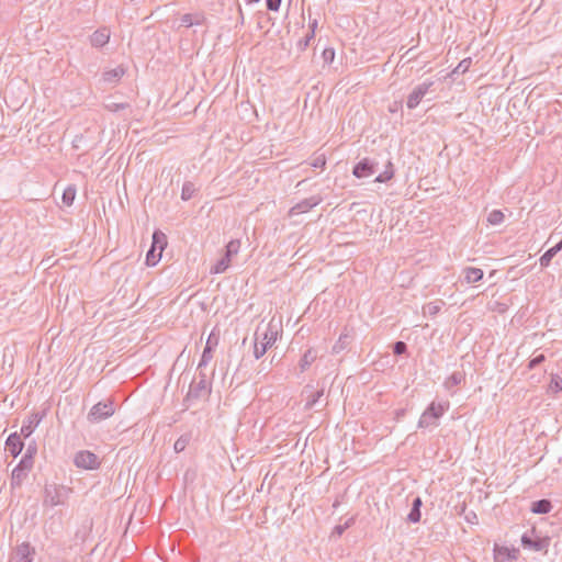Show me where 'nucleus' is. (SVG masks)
Instances as JSON below:
<instances>
[{"mask_svg": "<svg viewBox=\"0 0 562 562\" xmlns=\"http://www.w3.org/2000/svg\"><path fill=\"white\" fill-rule=\"evenodd\" d=\"M279 336V328L271 321L265 327L258 326L255 333L254 356L261 358L274 345Z\"/></svg>", "mask_w": 562, "mask_h": 562, "instance_id": "1", "label": "nucleus"}, {"mask_svg": "<svg viewBox=\"0 0 562 562\" xmlns=\"http://www.w3.org/2000/svg\"><path fill=\"white\" fill-rule=\"evenodd\" d=\"M72 493V488L63 484H46L43 493V506L55 507L64 505Z\"/></svg>", "mask_w": 562, "mask_h": 562, "instance_id": "2", "label": "nucleus"}, {"mask_svg": "<svg viewBox=\"0 0 562 562\" xmlns=\"http://www.w3.org/2000/svg\"><path fill=\"white\" fill-rule=\"evenodd\" d=\"M448 401L431 402L418 420L419 428L437 427L438 419L449 409Z\"/></svg>", "mask_w": 562, "mask_h": 562, "instance_id": "3", "label": "nucleus"}, {"mask_svg": "<svg viewBox=\"0 0 562 562\" xmlns=\"http://www.w3.org/2000/svg\"><path fill=\"white\" fill-rule=\"evenodd\" d=\"M240 249V241L238 239L231 240L225 248V254L210 268L211 273H222L231 265L232 257L236 256Z\"/></svg>", "mask_w": 562, "mask_h": 562, "instance_id": "4", "label": "nucleus"}, {"mask_svg": "<svg viewBox=\"0 0 562 562\" xmlns=\"http://www.w3.org/2000/svg\"><path fill=\"white\" fill-rule=\"evenodd\" d=\"M114 412L115 408L112 401L108 400L105 402H99L91 407L88 414V420L91 423H99L112 416Z\"/></svg>", "mask_w": 562, "mask_h": 562, "instance_id": "5", "label": "nucleus"}, {"mask_svg": "<svg viewBox=\"0 0 562 562\" xmlns=\"http://www.w3.org/2000/svg\"><path fill=\"white\" fill-rule=\"evenodd\" d=\"M74 463L77 468L85 470H95L100 467L98 456L88 450L77 452L74 458Z\"/></svg>", "mask_w": 562, "mask_h": 562, "instance_id": "6", "label": "nucleus"}, {"mask_svg": "<svg viewBox=\"0 0 562 562\" xmlns=\"http://www.w3.org/2000/svg\"><path fill=\"white\" fill-rule=\"evenodd\" d=\"M434 86V81L426 80L417 85L413 91L408 94L406 105L409 110L418 106L423 98L427 94L430 88Z\"/></svg>", "mask_w": 562, "mask_h": 562, "instance_id": "7", "label": "nucleus"}, {"mask_svg": "<svg viewBox=\"0 0 562 562\" xmlns=\"http://www.w3.org/2000/svg\"><path fill=\"white\" fill-rule=\"evenodd\" d=\"M199 381H193L191 383L188 392L189 397L200 398L210 393L207 378L203 370L199 371Z\"/></svg>", "mask_w": 562, "mask_h": 562, "instance_id": "8", "label": "nucleus"}, {"mask_svg": "<svg viewBox=\"0 0 562 562\" xmlns=\"http://www.w3.org/2000/svg\"><path fill=\"white\" fill-rule=\"evenodd\" d=\"M379 164L370 158H363L355 165L352 175L357 178H368L378 171Z\"/></svg>", "mask_w": 562, "mask_h": 562, "instance_id": "9", "label": "nucleus"}, {"mask_svg": "<svg viewBox=\"0 0 562 562\" xmlns=\"http://www.w3.org/2000/svg\"><path fill=\"white\" fill-rule=\"evenodd\" d=\"M321 202H322V198L318 195H313V196L306 198L290 209V215L293 216V215L306 213L310 210H312L313 207H315L316 205H318Z\"/></svg>", "mask_w": 562, "mask_h": 562, "instance_id": "10", "label": "nucleus"}, {"mask_svg": "<svg viewBox=\"0 0 562 562\" xmlns=\"http://www.w3.org/2000/svg\"><path fill=\"white\" fill-rule=\"evenodd\" d=\"M519 557V550L515 548H508L503 546H495L494 559L496 562H506L517 560Z\"/></svg>", "mask_w": 562, "mask_h": 562, "instance_id": "11", "label": "nucleus"}, {"mask_svg": "<svg viewBox=\"0 0 562 562\" xmlns=\"http://www.w3.org/2000/svg\"><path fill=\"white\" fill-rule=\"evenodd\" d=\"M31 470L32 468L19 462V464L13 469L11 474V487H20L27 477Z\"/></svg>", "mask_w": 562, "mask_h": 562, "instance_id": "12", "label": "nucleus"}, {"mask_svg": "<svg viewBox=\"0 0 562 562\" xmlns=\"http://www.w3.org/2000/svg\"><path fill=\"white\" fill-rule=\"evenodd\" d=\"M21 436L18 432L11 434L5 441V449L15 458L18 457L22 449L23 442L21 440Z\"/></svg>", "mask_w": 562, "mask_h": 562, "instance_id": "13", "label": "nucleus"}, {"mask_svg": "<svg viewBox=\"0 0 562 562\" xmlns=\"http://www.w3.org/2000/svg\"><path fill=\"white\" fill-rule=\"evenodd\" d=\"M521 544L525 549L542 551L547 547V540L541 538L533 539L528 533H524L521 537Z\"/></svg>", "mask_w": 562, "mask_h": 562, "instance_id": "14", "label": "nucleus"}, {"mask_svg": "<svg viewBox=\"0 0 562 562\" xmlns=\"http://www.w3.org/2000/svg\"><path fill=\"white\" fill-rule=\"evenodd\" d=\"M111 32L108 27H100L90 37V43L93 47L100 48L108 44Z\"/></svg>", "mask_w": 562, "mask_h": 562, "instance_id": "15", "label": "nucleus"}, {"mask_svg": "<svg viewBox=\"0 0 562 562\" xmlns=\"http://www.w3.org/2000/svg\"><path fill=\"white\" fill-rule=\"evenodd\" d=\"M42 420V416L37 413H34L29 416L27 420L23 423L20 435H22L24 438L30 437L35 428L38 426L40 422Z\"/></svg>", "mask_w": 562, "mask_h": 562, "instance_id": "16", "label": "nucleus"}, {"mask_svg": "<svg viewBox=\"0 0 562 562\" xmlns=\"http://www.w3.org/2000/svg\"><path fill=\"white\" fill-rule=\"evenodd\" d=\"M15 554L19 558V562H32V555L34 549L27 542H23L16 547Z\"/></svg>", "mask_w": 562, "mask_h": 562, "instance_id": "17", "label": "nucleus"}, {"mask_svg": "<svg viewBox=\"0 0 562 562\" xmlns=\"http://www.w3.org/2000/svg\"><path fill=\"white\" fill-rule=\"evenodd\" d=\"M423 505V501L419 496H416L412 502V508L409 514L407 515V520L412 524H417L420 521L422 513L420 507Z\"/></svg>", "mask_w": 562, "mask_h": 562, "instance_id": "18", "label": "nucleus"}, {"mask_svg": "<svg viewBox=\"0 0 562 562\" xmlns=\"http://www.w3.org/2000/svg\"><path fill=\"white\" fill-rule=\"evenodd\" d=\"M125 74V68L123 66H117L113 69L106 70L103 72V80L109 83H116L121 80V78Z\"/></svg>", "mask_w": 562, "mask_h": 562, "instance_id": "19", "label": "nucleus"}, {"mask_svg": "<svg viewBox=\"0 0 562 562\" xmlns=\"http://www.w3.org/2000/svg\"><path fill=\"white\" fill-rule=\"evenodd\" d=\"M351 341V334L348 331L347 328L344 329V331L340 334L338 340L333 346V353H339L341 352Z\"/></svg>", "mask_w": 562, "mask_h": 562, "instance_id": "20", "label": "nucleus"}, {"mask_svg": "<svg viewBox=\"0 0 562 562\" xmlns=\"http://www.w3.org/2000/svg\"><path fill=\"white\" fill-rule=\"evenodd\" d=\"M562 250V239L554 245L553 247L549 248L541 257H540V265L541 267H548L552 260V258Z\"/></svg>", "mask_w": 562, "mask_h": 562, "instance_id": "21", "label": "nucleus"}, {"mask_svg": "<svg viewBox=\"0 0 562 562\" xmlns=\"http://www.w3.org/2000/svg\"><path fill=\"white\" fill-rule=\"evenodd\" d=\"M317 353L314 349L310 348L307 349L303 357L300 360V369L301 372H304L310 368V366L316 360Z\"/></svg>", "mask_w": 562, "mask_h": 562, "instance_id": "22", "label": "nucleus"}, {"mask_svg": "<svg viewBox=\"0 0 562 562\" xmlns=\"http://www.w3.org/2000/svg\"><path fill=\"white\" fill-rule=\"evenodd\" d=\"M552 509V504L549 499H539L532 503L531 512L535 514H548Z\"/></svg>", "mask_w": 562, "mask_h": 562, "instance_id": "23", "label": "nucleus"}, {"mask_svg": "<svg viewBox=\"0 0 562 562\" xmlns=\"http://www.w3.org/2000/svg\"><path fill=\"white\" fill-rule=\"evenodd\" d=\"M36 452H37L36 446L35 445H30L27 447L24 456L20 460V462L23 463L24 465L30 467V468L33 469V467H34V459H35Z\"/></svg>", "mask_w": 562, "mask_h": 562, "instance_id": "24", "label": "nucleus"}, {"mask_svg": "<svg viewBox=\"0 0 562 562\" xmlns=\"http://www.w3.org/2000/svg\"><path fill=\"white\" fill-rule=\"evenodd\" d=\"M213 358V349L212 346H210V340H207L206 346L203 350L201 360L198 364V371L204 370V368L209 364V362Z\"/></svg>", "mask_w": 562, "mask_h": 562, "instance_id": "25", "label": "nucleus"}, {"mask_svg": "<svg viewBox=\"0 0 562 562\" xmlns=\"http://www.w3.org/2000/svg\"><path fill=\"white\" fill-rule=\"evenodd\" d=\"M463 273V281H481L484 276L483 271L479 268H465Z\"/></svg>", "mask_w": 562, "mask_h": 562, "instance_id": "26", "label": "nucleus"}, {"mask_svg": "<svg viewBox=\"0 0 562 562\" xmlns=\"http://www.w3.org/2000/svg\"><path fill=\"white\" fill-rule=\"evenodd\" d=\"M167 245L166 235L162 232L156 231L153 234L151 247L162 252L164 247Z\"/></svg>", "mask_w": 562, "mask_h": 562, "instance_id": "27", "label": "nucleus"}, {"mask_svg": "<svg viewBox=\"0 0 562 562\" xmlns=\"http://www.w3.org/2000/svg\"><path fill=\"white\" fill-rule=\"evenodd\" d=\"M393 177H394L393 164L389 160L386 164L385 170L374 179V182L383 183V182L391 180Z\"/></svg>", "mask_w": 562, "mask_h": 562, "instance_id": "28", "label": "nucleus"}, {"mask_svg": "<svg viewBox=\"0 0 562 562\" xmlns=\"http://www.w3.org/2000/svg\"><path fill=\"white\" fill-rule=\"evenodd\" d=\"M76 192H77V190H76L75 186H68L63 192V196H61L63 203L67 206L72 205L75 198H76Z\"/></svg>", "mask_w": 562, "mask_h": 562, "instance_id": "29", "label": "nucleus"}, {"mask_svg": "<svg viewBox=\"0 0 562 562\" xmlns=\"http://www.w3.org/2000/svg\"><path fill=\"white\" fill-rule=\"evenodd\" d=\"M195 191H196V188H195L194 183H192L191 181H186L182 186L181 199L183 201L190 200L191 198H193Z\"/></svg>", "mask_w": 562, "mask_h": 562, "instance_id": "30", "label": "nucleus"}, {"mask_svg": "<svg viewBox=\"0 0 562 562\" xmlns=\"http://www.w3.org/2000/svg\"><path fill=\"white\" fill-rule=\"evenodd\" d=\"M562 391V378L559 374H551L548 392L557 394Z\"/></svg>", "mask_w": 562, "mask_h": 562, "instance_id": "31", "label": "nucleus"}, {"mask_svg": "<svg viewBox=\"0 0 562 562\" xmlns=\"http://www.w3.org/2000/svg\"><path fill=\"white\" fill-rule=\"evenodd\" d=\"M464 379L463 373L461 372H453L445 382V386L447 389H451L456 385H459L462 380Z\"/></svg>", "mask_w": 562, "mask_h": 562, "instance_id": "32", "label": "nucleus"}, {"mask_svg": "<svg viewBox=\"0 0 562 562\" xmlns=\"http://www.w3.org/2000/svg\"><path fill=\"white\" fill-rule=\"evenodd\" d=\"M161 258V252L155 249V247H150L146 255V263L148 266H155Z\"/></svg>", "mask_w": 562, "mask_h": 562, "instance_id": "33", "label": "nucleus"}, {"mask_svg": "<svg viewBox=\"0 0 562 562\" xmlns=\"http://www.w3.org/2000/svg\"><path fill=\"white\" fill-rule=\"evenodd\" d=\"M504 213L499 210H493L488 216H487V222L491 224V225H499L503 221H504Z\"/></svg>", "mask_w": 562, "mask_h": 562, "instance_id": "34", "label": "nucleus"}, {"mask_svg": "<svg viewBox=\"0 0 562 562\" xmlns=\"http://www.w3.org/2000/svg\"><path fill=\"white\" fill-rule=\"evenodd\" d=\"M323 394H324V390H318L316 392L311 393V395H308V397H307L305 408L306 409L313 408L315 406V404L318 402V400L323 396Z\"/></svg>", "mask_w": 562, "mask_h": 562, "instance_id": "35", "label": "nucleus"}, {"mask_svg": "<svg viewBox=\"0 0 562 562\" xmlns=\"http://www.w3.org/2000/svg\"><path fill=\"white\" fill-rule=\"evenodd\" d=\"M310 165L314 168H321L324 169L326 166V157L325 155L321 154L312 158Z\"/></svg>", "mask_w": 562, "mask_h": 562, "instance_id": "36", "label": "nucleus"}, {"mask_svg": "<svg viewBox=\"0 0 562 562\" xmlns=\"http://www.w3.org/2000/svg\"><path fill=\"white\" fill-rule=\"evenodd\" d=\"M471 64H472V59L470 57L468 58H464L462 59L458 66L456 67V69L453 70V72H460V74H464L465 71H468V69L471 67Z\"/></svg>", "mask_w": 562, "mask_h": 562, "instance_id": "37", "label": "nucleus"}, {"mask_svg": "<svg viewBox=\"0 0 562 562\" xmlns=\"http://www.w3.org/2000/svg\"><path fill=\"white\" fill-rule=\"evenodd\" d=\"M407 351V345L404 341H396L393 345V352L397 356L404 355Z\"/></svg>", "mask_w": 562, "mask_h": 562, "instance_id": "38", "label": "nucleus"}, {"mask_svg": "<svg viewBox=\"0 0 562 562\" xmlns=\"http://www.w3.org/2000/svg\"><path fill=\"white\" fill-rule=\"evenodd\" d=\"M180 22H181V26H184V27H191L193 24L199 23V22H194L192 14H189V13L183 14L181 16Z\"/></svg>", "mask_w": 562, "mask_h": 562, "instance_id": "39", "label": "nucleus"}, {"mask_svg": "<svg viewBox=\"0 0 562 562\" xmlns=\"http://www.w3.org/2000/svg\"><path fill=\"white\" fill-rule=\"evenodd\" d=\"M544 360H546L544 355L540 353V355L533 357L532 359H530V361L528 363V368L529 369H535L536 367L541 364Z\"/></svg>", "mask_w": 562, "mask_h": 562, "instance_id": "40", "label": "nucleus"}, {"mask_svg": "<svg viewBox=\"0 0 562 562\" xmlns=\"http://www.w3.org/2000/svg\"><path fill=\"white\" fill-rule=\"evenodd\" d=\"M128 106L127 103H110L106 105L108 110L111 112H117L120 110H124Z\"/></svg>", "mask_w": 562, "mask_h": 562, "instance_id": "41", "label": "nucleus"}, {"mask_svg": "<svg viewBox=\"0 0 562 562\" xmlns=\"http://www.w3.org/2000/svg\"><path fill=\"white\" fill-rule=\"evenodd\" d=\"M267 9L270 11H278L281 0H266Z\"/></svg>", "mask_w": 562, "mask_h": 562, "instance_id": "42", "label": "nucleus"}, {"mask_svg": "<svg viewBox=\"0 0 562 562\" xmlns=\"http://www.w3.org/2000/svg\"><path fill=\"white\" fill-rule=\"evenodd\" d=\"M186 446H187V440H186V439H183V438H179V439L175 442L173 448H175V450H176L177 452H181V451H183V450L186 449Z\"/></svg>", "mask_w": 562, "mask_h": 562, "instance_id": "43", "label": "nucleus"}, {"mask_svg": "<svg viewBox=\"0 0 562 562\" xmlns=\"http://www.w3.org/2000/svg\"><path fill=\"white\" fill-rule=\"evenodd\" d=\"M334 56H335V52H334V49H331V48H329V49H325V50L323 52V57H324V59H325V60H330V61H333Z\"/></svg>", "mask_w": 562, "mask_h": 562, "instance_id": "44", "label": "nucleus"}, {"mask_svg": "<svg viewBox=\"0 0 562 562\" xmlns=\"http://www.w3.org/2000/svg\"><path fill=\"white\" fill-rule=\"evenodd\" d=\"M427 308H428V312H429L430 314H435V313H437V312H438V310H439V307H438V306H436V305H431V304H429V305L427 306Z\"/></svg>", "mask_w": 562, "mask_h": 562, "instance_id": "45", "label": "nucleus"}, {"mask_svg": "<svg viewBox=\"0 0 562 562\" xmlns=\"http://www.w3.org/2000/svg\"><path fill=\"white\" fill-rule=\"evenodd\" d=\"M316 25H317V21H316V20H314V21L311 23L312 33H311V35L308 36V38L314 36V31H315Z\"/></svg>", "mask_w": 562, "mask_h": 562, "instance_id": "46", "label": "nucleus"}, {"mask_svg": "<svg viewBox=\"0 0 562 562\" xmlns=\"http://www.w3.org/2000/svg\"><path fill=\"white\" fill-rule=\"evenodd\" d=\"M344 529H345V528H344V527H341V526L336 527V530H337V532H338L339 535H340V533H342Z\"/></svg>", "mask_w": 562, "mask_h": 562, "instance_id": "47", "label": "nucleus"}]
</instances>
